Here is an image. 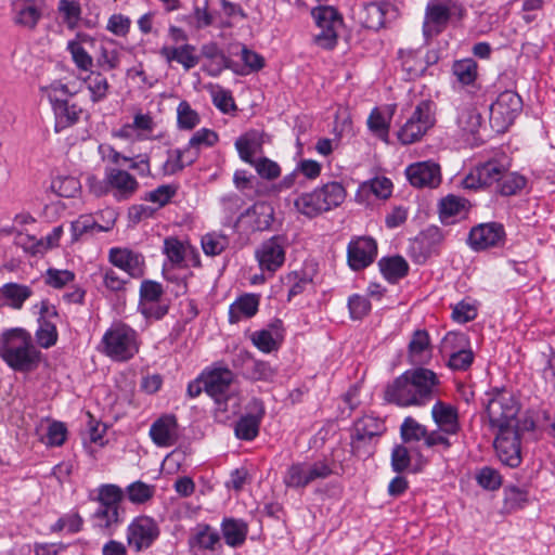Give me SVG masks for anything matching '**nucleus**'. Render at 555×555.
Returning <instances> with one entry per match:
<instances>
[{
  "label": "nucleus",
  "mask_w": 555,
  "mask_h": 555,
  "mask_svg": "<svg viewBox=\"0 0 555 555\" xmlns=\"http://www.w3.org/2000/svg\"><path fill=\"white\" fill-rule=\"evenodd\" d=\"M389 7L388 2L365 3L358 12L359 22L365 28L377 30L384 26Z\"/></svg>",
  "instance_id": "26"
},
{
  "label": "nucleus",
  "mask_w": 555,
  "mask_h": 555,
  "mask_svg": "<svg viewBox=\"0 0 555 555\" xmlns=\"http://www.w3.org/2000/svg\"><path fill=\"white\" fill-rule=\"evenodd\" d=\"M367 126L376 135L385 138L388 134L389 118H386L377 108H374L369 116Z\"/></svg>",
  "instance_id": "63"
},
{
  "label": "nucleus",
  "mask_w": 555,
  "mask_h": 555,
  "mask_svg": "<svg viewBox=\"0 0 555 555\" xmlns=\"http://www.w3.org/2000/svg\"><path fill=\"white\" fill-rule=\"evenodd\" d=\"M150 438L158 448H169L179 440V425L173 414H164L150 427Z\"/></svg>",
  "instance_id": "21"
},
{
  "label": "nucleus",
  "mask_w": 555,
  "mask_h": 555,
  "mask_svg": "<svg viewBox=\"0 0 555 555\" xmlns=\"http://www.w3.org/2000/svg\"><path fill=\"white\" fill-rule=\"evenodd\" d=\"M83 87V81L77 77L54 81L47 87H42V91L47 92L55 115V131L60 132L68 127L77 124L85 113L76 103H70L63 96H72L77 94Z\"/></svg>",
  "instance_id": "2"
},
{
  "label": "nucleus",
  "mask_w": 555,
  "mask_h": 555,
  "mask_svg": "<svg viewBox=\"0 0 555 555\" xmlns=\"http://www.w3.org/2000/svg\"><path fill=\"white\" fill-rule=\"evenodd\" d=\"M101 344L103 353L118 362L129 361L140 349L138 332L122 322L113 323L104 333Z\"/></svg>",
  "instance_id": "4"
},
{
  "label": "nucleus",
  "mask_w": 555,
  "mask_h": 555,
  "mask_svg": "<svg viewBox=\"0 0 555 555\" xmlns=\"http://www.w3.org/2000/svg\"><path fill=\"white\" fill-rule=\"evenodd\" d=\"M476 479L480 487L490 491L498 490L502 485L501 474L489 466L480 468L476 475Z\"/></svg>",
  "instance_id": "55"
},
{
  "label": "nucleus",
  "mask_w": 555,
  "mask_h": 555,
  "mask_svg": "<svg viewBox=\"0 0 555 555\" xmlns=\"http://www.w3.org/2000/svg\"><path fill=\"white\" fill-rule=\"evenodd\" d=\"M517 429L500 428L494 440V449L500 461L509 466L518 467L521 463V438Z\"/></svg>",
  "instance_id": "14"
},
{
  "label": "nucleus",
  "mask_w": 555,
  "mask_h": 555,
  "mask_svg": "<svg viewBox=\"0 0 555 555\" xmlns=\"http://www.w3.org/2000/svg\"><path fill=\"white\" fill-rule=\"evenodd\" d=\"M229 243L227 235L217 232L207 233L202 237V248L207 256L220 255Z\"/></svg>",
  "instance_id": "46"
},
{
  "label": "nucleus",
  "mask_w": 555,
  "mask_h": 555,
  "mask_svg": "<svg viewBox=\"0 0 555 555\" xmlns=\"http://www.w3.org/2000/svg\"><path fill=\"white\" fill-rule=\"evenodd\" d=\"M333 473V466L326 459L296 462L286 468L283 482L287 488L305 489L317 480L328 478Z\"/></svg>",
  "instance_id": "6"
},
{
  "label": "nucleus",
  "mask_w": 555,
  "mask_h": 555,
  "mask_svg": "<svg viewBox=\"0 0 555 555\" xmlns=\"http://www.w3.org/2000/svg\"><path fill=\"white\" fill-rule=\"evenodd\" d=\"M75 280L74 272L69 270L49 269L46 282L54 288H62Z\"/></svg>",
  "instance_id": "62"
},
{
  "label": "nucleus",
  "mask_w": 555,
  "mask_h": 555,
  "mask_svg": "<svg viewBox=\"0 0 555 555\" xmlns=\"http://www.w3.org/2000/svg\"><path fill=\"white\" fill-rule=\"evenodd\" d=\"M386 430L384 422L375 416L365 415L359 418L353 426L351 448L354 454L362 455V447L366 446L374 438H377Z\"/></svg>",
  "instance_id": "19"
},
{
  "label": "nucleus",
  "mask_w": 555,
  "mask_h": 555,
  "mask_svg": "<svg viewBox=\"0 0 555 555\" xmlns=\"http://www.w3.org/2000/svg\"><path fill=\"white\" fill-rule=\"evenodd\" d=\"M363 190H370L376 197L387 198L392 192V182L386 177H376L367 183H363Z\"/></svg>",
  "instance_id": "58"
},
{
  "label": "nucleus",
  "mask_w": 555,
  "mask_h": 555,
  "mask_svg": "<svg viewBox=\"0 0 555 555\" xmlns=\"http://www.w3.org/2000/svg\"><path fill=\"white\" fill-rule=\"evenodd\" d=\"M1 357L13 370L28 372L37 367L40 351L28 332L23 328H11L2 334Z\"/></svg>",
  "instance_id": "3"
},
{
  "label": "nucleus",
  "mask_w": 555,
  "mask_h": 555,
  "mask_svg": "<svg viewBox=\"0 0 555 555\" xmlns=\"http://www.w3.org/2000/svg\"><path fill=\"white\" fill-rule=\"evenodd\" d=\"M176 188L172 185H160L145 195V201L154 203L158 208L164 207L176 195Z\"/></svg>",
  "instance_id": "60"
},
{
  "label": "nucleus",
  "mask_w": 555,
  "mask_h": 555,
  "mask_svg": "<svg viewBox=\"0 0 555 555\" xmlns=\"http://www.w3.org/2000/svg\"><path fill=\"white\" fill-rule=\"evenodd\" d=\"M511 163L506 155L502 154L483 164L478 165L463 180L464 189L475 190L481 186L498 184L502 175L509 169Z\"/></svg>",
  "instance_id": "11"
},
{
  "label": "nucleus",
  "mask_w": 555,
  "mask_h": 555,
  "mask_svg": "<svg viewBox=\"0 0 555 555\" xmlns=\"http://www.w3.org/2000/svg\"><path fill=\"white\" fill-rule=\"evenodd\" d=\"M250 339L260 351L270 353L280 348L283 334L278 325H272L270 328L254 332Z\"/></svg>",
  "instance_id": "29"
},
{
  "label": "nucleus",
  "mask_w": 555,
  "mask_h": 555,
  "mask_svg": "<svg viewBox=\"0 0 555 555\" xmlns=\"http://www.w3.org/2000/svg\"><path fill=\"white\" fill-rule=\"evenodd\" d=\"M93 229H98V231H108L109 228H104L95 222L92 216L85 215L80 216L77 220L72 222V233L73 240L77 241L83 234L92 231Z\"/></svg>",
  "instance_id": "56"
},
{
  "label": "nucleus",
  "mask_w": 555,
  "mask_h": 555,
  "mask_svg": "<svg viewBox=\"0 0 555 555\" xmlns=\"http://www.w3.org/2000/svg\"><path fill=\"white\" fill-rule=\"evenodd\" d=\"M326 211L338 207L346 198V191L339 182H328L317 189Z\"/></svg>",
  "instance_id": "35"
},
{
  "label": "nucleus",
  "mask_w": 555,
  "mask_h": 555,
  "mask_svg": "<svg viewBox=\"0 0 555 555\" xmlns=\"http://www.w3.org/2000/svg\"><path fill=\"white\" fill-rule=\"evenodd\" d=\"M436 122V104L430 100H422L399 129L398 140L404 144L420 141Z\"/></svg>",
  "instance_id": "7"
},
{
  "label": "nucleus",
  "mask_w": 555,
  "mask_h": 555,
  "mask_svg": "<svg viewBox=\"0 0 555 555\" xmlns=\"http://www.w3.org/2000/svg\"><path fill=\"white\" fill-rule=\"evenodd\" d=\"M294 205L300 214L309 218L315 217L326 211L317 189L312 192L302 193L299 195L295 199Z\"/></svg>",
  "instance_id": "34"
},
{
  "label": "nucleus",
  "mask_w": 555,
  "mask_h": 555,
  "mask_svg": "<svg viewBox=\"0 0 555 555\" xmlns=\"http://www.w3.org/2000/svg\"><path fill=\"white\" fill-rule=\"evenodd\" d=\"M128 500L133 504H144L155 494V487L142 481H134L126 488Z\"/></svg>",
  "instance_id": "45"
},
{
  "label": "nucleus",
  "mask_w": 555,
  "mask_h": 555,
  "mask_svg": "<svg viewBox=\"0 0 555 555\" xmlns=\"http://www.w3.org/2000/svg\"><path fill=\"white\" fill-rule=\"evenodd\" d=\"M251 165L255 167L257 173L263 179L273 180L281 173V168L278 163L267 157L256 159Z\"/></svg>",
  "instance_id": "61"
},
{
  "label": "nucleus",
  "mask_w": 555,
  "mask_h": 555,
  "mask_svg": "<svg viewBox=\"0 0 555 555\" xmlns=\"http://www.w3.org/2000/svg\"><path fill=\"white\" fill-rule=\"evenodd\" d=\"M318 28H338L343 26V17L338 11L328 5H320L311 12Z\"/></svg>",
  "instance_id": "36"
},
{
  "label": "nucleus",
  "mask_w": 555,
  "mask_h": 555,
  "mask_svg": "<svg viewBox=\"0 0 555 555\" xmlns=\"http://www.w3.org/2000/svg\"><path fill=\"white\" fill-rule=\"evenodd\" d=\"M438 386V376L431 370H408L386 387L385 400L399 406H423L435 398Z\"/></svg>",
  "instance_id": "1"
},
{
  "label": "nucleus",
  "mask_w": 555,
  "mask_h": 555,
  "mask_svg": "<svg viewBox=\"0 0 555 555\" xmlns=\"http://www.w3.org/2000/svg\"><path fill=\"white\" fill-rule=\"evenodd\" d=\"M529 501V492L526 487L506 486L504 489V505L507 512H514L525 507Z\"/></svg>",
  "instance_id": "40"
},
{
  "label": "nucleus",
  "mask_w": 555,
  "mask_h": 555,
  "mask_svg": "<svg viewBox=\"0 0 555 555\" xmlns=\"http://www.w3.org/2000/svg\"><path fill=\"white\" fill-rule=\"evenodd\" d=\"M220 537L217 530L206 524H198L189 539L191 548L214 551Z\"/></svg>",
  "instance_id": "30"
},
{
  "label": "nucleus",
  "mask_w": 555,
  "mask_h": 555,
  "mask_svg": "<svg viewBox=\"0 0 555 555\" xmlns=\"http://www.w3.org/2000/svg\"><path fill=\"white\" fill-rule=\"evenodd\" d=\"M440 352L448 357V365L454 371L467 370L474 360L469 341L463 333L449 332L441 341Z\"/></svg>",
  "instance_id": "13"
},
{
  "label": "nucleus",
  "mask_w": 555,
  "mask_h": 555,
  "mask_svg": "<svg viewBox=\"0 0 555 555\" xmlns=\"http://www.w3.org/2000/svg\"><path fill=\"white\" fill-rule=\"evenodd\" d=\"M248 414L241 417L235 426L240 439L253 440L259 433V425L264 415V408L259 399L254 398L248 404Z\"/></svg>",
  "instance_id": "24"
},
{
  "label": "nucleus",
  "mask_w": 555,
  "mask_h": 555,
  "mask_svg": "<svg viewBox=\"0 0 555 555\" xmlns=\"http://www.w3.org/2000/svg\"><path fill=\"white\" fill-rule=\"evenodd\" d=\"M255 257L262 272L271 275L285 262V244L281 236H272L260 244L255 251Z\"/></svg>",
  "instance_id": "15"
},
{
  "label": "nucleus",
  "mask_w": 555,
  "mask_h": 555,
  "mask_svg": "<svg viewBox=\"0 0 555 555\" xmlns=\"http://www.w3.org/2000/svg\"><path fill=\"white\" fill-rule=\"evenodd\" d=\"M457 125L463 132L476 135L481 128V115L475 107H465L457 116Z\"/></svg>",
  "instance_id": "42"
},
{
  "label": "nucleus",
  "mask_w": 555,
  "mask_h": 555,
  "mask_svg": "<svg viewBox=\"0 0 555 555\" xmlns=\"http://www.w3.org/2000/svg\"><path fill=\"white\" fill-rule=\"evenodd\" d=\"M234 377V373L225 366H214L202 373L204 390L215 400L219 411H237L238 400L232 390Z\"/></svg>",
  "instance_id": "5"
},
{
  "label": "nucleus",
  "mask_w": 555,
  "mask_h": 555,
  "mask_svg": "<svg viewBox=\"0 0 555 555\" xmlns=\"http://www.w3.org/2000/svg\"><path fill=\"white\" fill-rule=\"evenodd\" d=\"M108 261L132 279H140L145 273L144 256L127 247H112L108 250Z\"/></svg>",
  "instance_id": "18"
},
{
  "label": "nucleus",
  "mask_w": 555,
  "mask_h": 555,
  "mask_svg": "<svg viewBox=\"0 0 555 555\" xmlns=\"http://www.w3.org/2000/svg\"><path fill=\"white\" fill-rule=\"evenodd\" d=\"M46 3L43 0H15L13 21L15 24L34 29L40 21Z\"/></svg>",
  "instance_id": "23"
},
{
  "label": "nucleus",
  "mask_w": 555,
  "mask_h": 555,
  "mask_svg": "<svg viewBox=\"0 0 555 555\" xmlns=\"http://www.w3.org/2000/svg\"><path fill=\"white\" fill-rule=\"evenodd\" d=\"M189 246L178 240L177 237L169 236L164 240L163 251L167 256L169 262L175 267H181Z\"/></svg>",
  "instance_id": "41"
},
{
  "label": "nucleus",
  "mask_w": 555,
  "mask_h": 555,
  "mask_svg": "<svg viewBox=\"0 0 555 555\" xmlns=\"http://www.w3.org/2000/svg\"><path fill=\"white\" fill-rule=\"evenodd\" d=\"M95 526L105 534H113L117 528L119 519V508L98 506L93 514Z\"/></svg>",
  "instance_id": "37"
},
{
  "label": "nucleus",
  "mask_w": 555,
  "mask_h": 555,
  "mask_svg": "<svg viewBox=\"0 0 555 555\" xmlns=\"http://www.w3.org/2000/svg\"><path fill=\"white\" fill-rule=\"evenodd\" d=\"M225 543L231 547L241 546L247 537L248 526L242 519L225 518L221 524Z\"/></svg>",
  "instance_id": "31"
},
{
  "label": "nucleus",
  "mask_w": 555,
  "mask_h": 555,
  "mask_svg": "<svg viewBox=\"0 0 555 555\" xmlns=\"http://www.w3.org/2000/svg\"><path fill=\"white\" fill-rule=\"evenodd\" d=\"M404 175L410 184L418 189H435L442 179L440 165L434 160L413 163L405 168Z\"/></svg>",
  "instance_id": "16"
},
{
  "label": "nucleus",
  "mask_w": 555,
  "mask_h": 555,
  "mask_svg": "<svg viewBox=\"0 0 555 555\" xmlns=\"http://www.w3.org/2000/svg\"><path fill=\"white\" fill-rule=\"evenodd\" d=\"M2 293L11 307L21 309L24 301L30 297L31 289L26 285L10 283L3 286Z\"/></svg>",
  "instance_id": "48"
},
{
  "label": "nucleus",
  "mask_w": 555,
  "mask_h": 555,
  "mask_svg": "<svg viewBox=\"0 0 555 555\" xmlns=\"http://www.w3.org/2000/svg\"><path fill=\"white\" fill-rule=\"evenodd\" d=\"M36 338L38 344L42 348H50L55 345L57 340V331L53 323L44 320L43 318L39 319V327L36 331Z\"/></svg>",
  "instance_id": "54"
},
{
  "label": "nucleus",
  "mask_w": 555,
  "mask_h": 555,
  "mask_svg": "<svg viewBox=\"0 0 555 555\" xmlns=\"http://www.w3.org/2000/svg\"><path fill=\"white\" fill-rule=\"evenodd\" d=\"M465 10L457 0H435L427 4L423 34L428 38L442 33L452 17L461 20Z\"/></svg>",
  "instance_id": "9"
},
{
  "label": "nucleus",
  "mask_w": 555,
  "mask_h": 555,
  "mask_svg": "<svg viewBox=\"0 0 555 555\" xmlns=\"http://www.w3.org/2000/svg\"><path fill=\"white\" fill-rule=\"evenodd\" d=\"M467 201L455 196L448 195L440 201L439 216L443 223L451 224L456 218L462 217L466 212Z\"/></svg>",
  "instance_id": "33"
},
{
  "label": "nucleus",
  "mask_w": 555,
  "mask_h": 555,
  "mask_svg": "<svg viewBox=\"0 0 555 555\" xmlns=\"http://www.w3.org/2000/svg\"><path fill=\"white\" fill-rule=\"evenodd\" d=\"M404 442L425 440L427 429L412 417H406L400 428Z\"/></svg>",
  "instance_id": "52"
},
{
  "label": "nucleus",
  "mask_w": 555,
  "mask_h": 555,
  "mask_svg": "<svg viewBox=\"0 0 555 555\" xmlns=\"http://www.w3.org/2000/svg\"><path fill=\"white\" fill-rule=\"evenodd\" d=\"M160 55L170 64L177 62L186 69L194 67L197 63V56L195 54V48L190 44H184L178 48L175 47H163L160 49Z\"/></svg>",
  "instance_id": "32"
},
{
  "label": "nucleus",
  "mask_w": 555,
  "mask_h": 555,
  "mask_svg": "<svg viewBox=\"0 0 555 555\" xmlns=\"http://www.w3.org/2000/svg\"><path fill=\"white\" fill-rule=\"evenodd\" d=\"M217 141L218 135L215 131L207 128H202L192 135L185 150L195 151L197 158L202 147H210L215 145Z\"/></svg>",
  "instance_id": "49"
},
{
  "label": "nucleus",
  "mask_w": 555,
  "mask_h": 555,
  "mask_svg": "<svg viewBox=\"0 0 555 555\" xmlns=\"http://www.w3.org/2000/svg\"><path fill=\"white\" fill-rule=\"evenodd\" d=\"M409 360L412 364L426 363L431 357V348L428 333L417 330L413 333L409 344Z\"/></svg>",
  "instance_id": "28"
},
{
  "label": "nucleus",
  "mask_w": 555,
  "mask_h": 555,
  "mask_svg": "<svg viewBox=\"0 0 555 555\" xmlns=\"http://www.w3.org/2000/svg\"><path fill=\"white\" fill-rule=\"evenodd\" d=\"M124 498L122 490L115 485H103L99 488L98 503L103 507H117Z\"/></svg>",
  "instance_id": "50"
},
{
  "label": "nucleus",
  "mask_w": 555,
  "mask_h": 555,
  "mask_svg": "<svg viewBox=\"0 0 555 555\" xmlns=\"http://www.w3.org/2000/svg\"><path fill=\"white\" fill-rule=\"evenodd\" d=\"M177 119L179 128L184 130H192L199 124L198 114L185 101L178 105Z\"/></svg>",
  "instance_id": "53"
},
{
  "label": "nucleus",
  "mask_w": 555,
  "mask_h": 555,
  "mask_svg": "<svg viewBox=\"0 0 555 555\" xmlns=\"http://www.w3.org/2000/svg\"><path fill=\"white\" fill-rule=\"evenodd\" d=\"M376 254L377 245L373 238L358 237L348 245V263L353 270H361L374 261Z\"/></svg>",
  "instance_id": "22"
},
{
  "label": "nucleus",
  "mask_w": 555,
  "mask_h": 555,
  "mask_svg": "<svg viewBox=\"0 0 555 555\" xmlns=\"http://www.w3.org/2000/svg\"><path fill=\"white\" fill-rule=\"evenodd\" d=\"M431 415L439 429L448 435H456L460 430L457 410L451 405L437 401L431 409Z\"/></svg>",
  "instance_id": "25"
},
{
  "label": "nucleus",
  "mask_w": 555,
  "mask_h": 555,
  "mask_svg": "<svg viewBox=\"0 0 555 555\" xmlns=\"http://www.w3.org/2000/svg\"><path fill=\"white\" fill-rule=\"evenodd\" d=\"M79 189V181L73 177H56L51 182V190L61 197H74Z\"/></svg>",
  "instance_id": "51"
},
{
  "label": "nucleus",
  "mask_w": 555,
  "mask_h": 555,
  "mask_svg": "<svg viewBox=\"0 0 555 555\" xmlns=\"http://www.w3.org/2000/svg\"><path fill=\"white\" fill-rule=\"evenodd\" d=\"M196 160V152L193 150H175L169 153L165 164V169L169 173L181 171L185 166L192 165Z\"/></svg>",
  "instance_id": "39"
},
{
  "label": "nucleus",
  "mask_w": 555,
  "mask_h": 555,
  "mask_svg": "<svg viewBox=\"0 0 555 555\" xmlns=\"http://www.w3.org/2000/svg\"><path fill=\"white\" fill-rule=\"evenodd\" d=\"M160 528L157 521L146 515L131 520L127 527L126 540L128 546L135 553L150 548L159 538Z\"/></svg>",
  "instance_id": "12"
},
{
  "label": "nucleus",
  "mask_w": 555,
  "mask_h": 555,
  "mask_svg": "<svg viewBox=\"0 0 555 555\" xmlns=\"http://www.w3.org/2000/svg\"><path fill=\"white\" fill-rule=\"evenodd\" d=\"M525 184L526 179L522 176L507 170L502 175L495 188L501 195L511 196L520 191Z\"/></svg>",
  "instance_id": "43"
},
{
  "label": "nucleus",
  "mask_w": 555,
  "mask_h": 555,
  "mask_svg": "<svg viewBox=\"0 0 555 555\" xmlns=\"http://www.w3.org/2000/svg\"><path fill=\"white\" fill-rule=\"evenodd\" d=\"M106 181L109 194L119 202L131 198L140 186L134 176L117 167L106 168Z\"/></svg>",
  "instance_id": "20"
},
{
  "label": "nucleus",
  "mask_w": 555,
  "mask_h": 555,
  "mask_svg": "<svg viewBox=\"0 0 555 555\" xmlns=\"http://www.w3.org/2000/svg\"><path fill=\"white\" fill-rule=\"evenodd\" d=\"M259 307V296L255 294H245L240 296L229 307V321L230 323H238L243 319L254 317Z\"/></svg>",
  "instance_id": "27"
},
{
  "label": "nucleus",
  "mask_w": 555,
  "mask_h": 555,
  "mask_svg": "<svg viewBox=\"0 0 555 555\" xmlns=\"http://www.w3.org/2000/svg\"><path fill=\"white\" fill-rule=\"evenodd\" d=\"M338 28H319V31L313 36V42L322 49L331 50L337 44Z\"/></svg>",
  "instance_id": "64"
},
{
  "label": "nucleus",
  "mask_w": 555,
  "mask_h": 555,
  "mask_svg": "<svg viewBox=\"0 0 555 555\" xmlns=\"http://www.w3.org/2000/svg\"><path fill=\"white\" fill-rule=\"evenodd\" d=\"M378 264L382 273L388 281H397L403 278L409 270L408 262L400 256L383 258Z\"/></svg>",
  "instance_id": "38"
},
{
  "label": "nucleus",
  "mask_w": 555,
  "mask_h": 555,
  "mask_svg": "<svg viewBox=\"0 0 555 555\" xmlns=\"http://www.w3.org/2000/svg\"><path fill=\"white\" fill-rule=\"evenodd\" d=\"M57 10L63 17V22L69 29L78 26L81 16V8L76 0H60Z\"/></svg>",
  "instance_id": "44"
},
{
  "label": "nucleus",
  "mask_w": 555,
  "mask_h": 555,
  "mask_svg": "<svg viewBox=\"0 0 555 555\" xmlns=\"http://www.w3.org/2000/svg\"><path fill=\"white\" fill-rule=\"evenodd\" d=\"M486 412L493 428L511 427L517 416L519 406L512 391L494 388L486 393Z\"/></svg>",
  "instance_id": "8"
},
{
  "label": "nucleus",
  "mask_w": 555,
  "mask_h": 555,
  "mask_svg": "<svg viewBox=\"0 0 555 555\" xmlns=\"http://www.w3.org/2000/svg\"><path fill=\"white\" fill-rule=\"evenodd\" d=\"M79 79L83 81V86L87 85L94 102L102 100L106 95L108 83L101 72H90L87 78Z\"/></svg>",
  "instance_id": "47"
},
{
  "label": "nucleus",
  "mask_w": 555,
  "mask_h": 555,
  "mask_svg": "<svg viewBox=\"0 0 555 555\" xmlns=\"http://www.w3.org/2000/svg\"><path fill=\"white\" fill-rule=\"evenodd\" d=\"M163 293L162 284L155 281L145 280L140 286V304H150L160 300Z\"/></svg>",
  "instance_id": "59"
},
{
  "label": "nucleus",
  "mask_w": 555,
  "mask_h": 555,
  "mask_svg": "<svg viewBox=\"0 0 555 555\" xmlns=\"http://www.w3.org/2000/svg\"><path fill=\"white\" fill-rule=\"evenodd\" d=\"M505 241V230L501 223L488 222L474 227L468 236V243L475 250H485L501 246Z\"/></svg>",
  "instance_id": "17"
},
{
  "label": "nucleus",
  "mask_w": 555,
  "mask_h": 555,
  "mask_svg": "<svg viewBox=\"0 0 555 555\" xmlns=\"http://www.w3.org/2000/svg\"><path fill=\"white\" fill-rule=\"evenodd\" d=\"M130 27L131 20L120 13L111 15L106 24V29L117 37H126L130 31Z\"/></svg>",
  "instance_id": "57"
},
{
  "label": "nucleus",
  "mask_w": 555,
  "mask_h": 555,
  "mask_svg": "<svg viewBox=\"0 0 555 555\" xmlns=\"http://www.w3.org/2000/svg\"><path fill=\"white\" fill-rule=\"evenodd\" d=\"M522 109L521 98L514 91L506 90L499 94L490 105V126L498 132H505Z\"/></svg>",
  "instance_id": "10"
}]
</instances>
